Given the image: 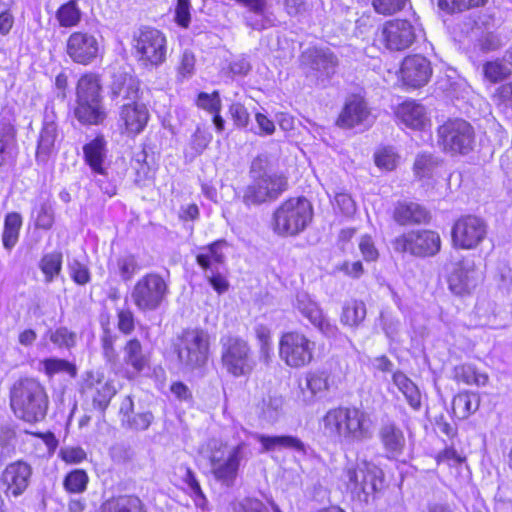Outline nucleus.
I'll return each instance as SVG.
<instances>
[{
	"instance_id": "obj_1",
	"label": "nucleus",
	"mask_w": 512,
	"mask_h": 512,
	"mask_svg": "<svg viewBox=\"0 0 512 512\" xmlns=\"http://www.w3.org/2000/svg\"><path fill=\"white\" fill-rule=\"evenodd\" d=\"M372 420L369 413L355 405L329 408L319 420V430L332 443H359L370 436Z\"/></svg>"
},
{
	"instance_id": "obj_2",
	"label": "nucleus",
	"mask_w": 512,
	"mask_h": 512,
	"mask_svg": "<svg viewBox=\"0 0 512 512\" xmlns=\"http://www.w3.org/2000/svg\"><path fill=\"white\" fill-rule=\"evenodd\" d=\"M9 404L18 420L36 424L46 418L50 401L46 387L38 379L21 377L10 387Z\"/></svg>"
},
{
	"instance_id": "obj_3",
	"label": "nucleus",
	"mask_w": 512,
	"mask_h": 512,
	"mask_svg": "<svg viewBox=\"0 0 512 512\" xmlns=\"http://www.w3.org/2000/svg\"><path fill=\"white\" fill-rule=\"evenodd\" d=\"M250 174L252 182L242 190L241 199L245 206H258L277 199L287 190V179L278 173L263 169V159L252 161Z\"/></svg>"
},
{
	"instance_id": "obj_4",
	"label": "nucleus",
	"mask_w": 512,
	"mask_h": 512,
	"mask_svg": "<svg viewBox=\"0 0 512 512\" xmlns=\"http://www.w3.org/2000/svg\"><path fill=\"white\" fill-rule=\"evenodd\" d=\"M344 484L353 499L367 503L384 489L385 475L376 464L361 461L344 470Z\"/></svg>"
},
{
	"instance_id": "obj_5",
	"label": "nucleus",
	"mask_w": 512,
	"mask_h": 512,
	"mask_svg": "<svg viewBox=\"0 0 512 512\" xmlns=\"http://www.w3.org/2000/svg\"><path fill=\"white\" fill-rule=\"evenodd\" d=\"M243 442L229 448L223 441L214 440L208 444V464L216 482L232 487L239 475L243 459Z\"/></svg>"
},
{
	"instance_id": "obj_6",
	"label": "nucleus",
	"mask_w": 512,
	"mask_h": 512,
	"mask_svg": "<svg viewBox=\"0 0 512 512\" xmlns=\"http://www.w3.org/2000/svg\"><path fill=\"white\" fill-rule=\"evenodd\" d=\"M313 209L304 197L284 201L273 214V230L278 235H296L311 222Z\"/></svg>"
},
{
	"instance_id": "obj_7",
	"label": "nucleus",
	"mask_w": 512,
	"mask_h": 512,
	"mask_svg": "<svg viewBox=\"0 0 512 512\" xmlns=\"http://www.w3.org/2000/svg\"><path fill=\"white\" fill-rule=\"evenodd\" d=\"M132 46L145 67H158L166 61L167 39L158 29L143 27L134 33Z\"/></svg>"
},
{
	"instance_id": "obj_8",
	"label": "nucleus",
	"mask_w": 512,
	"mask_h": 512,
	"mask_svg": "<svg viewBox=\"0 0 512 512\" xmlns=\"http://www.w3.org/2000/svg\"><path fill=\"white\" fill-rule=\"evenodd\" d=\"M168 294V285L159 274L149 273L140 278L131 291V299L141 312L157 310Z\"/></svg>"
},
{
	"instance_id": "obj_9",
	"label": "nucleus",
	"mask_w": 512,
	"mask_h": 512,
	"mask_svg": "<svg viewBox=\"0 0 512 512\" xmlns=\"http://www.w3.org/2000/svg\"><path fill=\"white\" fill-rule=\"evenodd\" d=\"M439 144L452 154H468L475 144V132L471 124L463 119L448 120L438 128Z\"/></svg>"
},
{
	"instance_id": "obj_10",
	"label": "nucleus",
	"mask_w": 512,
	"mask_h": 512,
	"mask_svg": "<svg viewBox=\"0 0 512 512\" xmlns=\"http://www.w3.org/2000/svg\"><path fill=\"white\" fill-rule=\"evenodd\" d=\"M393 247L397 252H408L419 257L434 256L440 251L441 239L437 232L416 230L395 238Z\"/></svg>"
},
{
	"instance_id": "obj_11",
	"label": "nucleus",
	"mask_w": 512,
	"mask_h": 512,
	"mask_svg": "<svg viewBox=\"0 0 512 512\" xmlns=\"http://www.w3.org/2000/svg\"><path fill=\"white\" fill-rule=\"evenodd\" d=\"M487 229V224L482 218L475 215L461 216L452 226V244L459 249H475L486 238Z\"/></svg>"
},
{
	"instance_id": "obj_12",
	"label": "nucleus",
	"mask_w": 512,
	"mask_h": 512,
	"mask_svg": "<svg viewBox=\"0 0 512 512\" xmlns=\"http://www.w3.org/2000/svg\"><path fill=\"white\" fill-rule=\"evenodd\" d=\"M33 470L24 460H15L0 473V489L6 498H18L29 488Z\"/></svg>"
},
{
	"instance_id": "obj_13",
	"label": "nucleus",
	"mask_w": 512,
	"mask_h": 512,
	"mask_svg": "<svg viewBox=\"0 0 512 512\" xmlns=\"http://www.w3.org/2000/svg\"><path fill=\"white\" fill-rule=\"evenodd\" d=\"M374 116L367 102L357 94L348 96L336 119L335 124L343 129H368L374 123Z\"/></svg>"
},
{
	"instance_id": "obj_14",
	"label": "nucleus",
	"mask_w": 512,
	"mask_h": 512,
	"mask_svg": "<svg viewBox=\"0 0 512 512\" xmlns=\"http://www.w3.org/2000/svg\"><path fill=\"white\" fill-rule=\"evenodd\" d=\"M483 280L482 272L470 258H463L452 263L448 286L455 295L470 294Z\"/></svg>"
},
{
	"instance_id": "obj_15",
	"label": "nucleus",
	"mask_w": 512,
	"mask_h": 512,
	"mask_svg": "<svg viewBox=\"0 0 512 512\" xmlns=\"http://www.w3.org/2000/svg\"><path fill=\"white\" fill-rule=\"evenodd\" d=\"M421 30L405 19L387 21L381 30V42L390 51H404L411 47Z\"/></svg>"
},
{
	"instance_id": "obj_16",
	"label": "nucleus",
	"mask_w": 512,
	"mask_h": 512,
	"mask_svg": "<svg viewBox=\"0 0 512 512\" xmlns=\"http://www.w3.org/2000/svg\"><path fill=\"white\" fill-rule=\"evenodd\" d=\"M81 392L90 397L93 408L104 413L116 395L112 380L105 378L99 371H87L82 383Z\"/></svg>"
},
{
	"instance_id": "obj_17",
	"label": "nucleus",
	"mask_w": 512,
	"mask_h": 512,
	"mask_svg": "<svg viewBox=\"0 0 512 512\" xmlns=\"http://www.w3.org/2000/svg\"><path fill=\"white\" fill-rule=\"evenodd\" d=\"M66 52L73 62L88 65L98 58L100 42L92 33L76 31L68 37Z\"/></svg>"
},
{
	"instance_id": "obj_18",
	"label": "nucleus",
	"mask_w": 512,
	"mask_h": 512,
	"mask_svg": "<svg viewBox=\"0 0 512 512\" xmlns=\"http://www.w3.org/2000/svg\"><path fill=\"white\" fill-rule=\"evenodd\" d=\"M431 75V63L424 56H407L402 62L401 79L409 87L419 88L426 85Z\"/></svg>"
},
{
	"instance_id": "obj_19",
	"label": "nucleus",
	"mask_w": 512,
	"mask_h": 512,
	"mask_svg": "<svg viewBox=\"0 0 512 512\" xmlns=\"http://www.w3.org/2000/svg\"><path fill=\"white\" fill-rule=\"evenodd\" d=\"M295 306L304 317L326 336H333L337 331V327L324 317L322 310L309 294L305 292L298 293Z\"/></svg>"
},
{
	"instance_id": "obj_20",
	"label": "nucleus",
	"mask_w": 512,
	"mask_h": 512,
	"mask_svg": "<svg viewBox=\"0 0 512 512\" xmlns=\"http://www.w3.org/2000/svg\"><path fill=\"white\" fill-rule=\"evenodd\" d=\"M119 117L125 133L135 136L146 127L149 120V111L144 103L134 101L121 106Z\"/></svg>"
},
{
	"instance_id": "obj_21",
	"label": "nucleus",
	"mask_w": 512,
	"mask_h": 512,
	"mask_svg": "<svg viewBox=\"0 0 512 512\" xmlns=\"http://www.w3.org/2000/svg\"><path fill=\"white\" fill-rule=\"evenodd\" d=\"M227 243L224 240H217L209 245L201 246L196 251V263L203 270V273L225 270L226 256L224 249Z\"/></svg>"
},
{
	"instance_id": "obj_22",
	"label": "nucleus",
	"mask_w": 512,
	"mask_h": 512,
	"mask_svg": "<svg viewBox=\"0 0 512 512\" xmlns=\"http://www.w3.org/2000/svg\"><path fill=\"white\" fill-rule=\"evenodd\" d=\"M302 61L317 73L322 81L328 79L335 73L338 61L336 56L329 50L312 48L305 51Z\"/></svg>"
},
{
	"instance_id": "obj_23",
	"label": "nucleus",
	"mask_w": 512,
	"mask_h": 512,
	"mask_svg": "<svg viewBox=\"0 0 512 512\" xmlns=\"http://www.w3.org/2000/svg\"><path fill=\"white\" fill-rule=\"evenodd\" d=\"M110 92L113 99L138 101L141 97L140 81L126 72L115 73L110 85Z\"/></svg>"
},
{
	"instance_id": "obj_24",
	"label": "nucleus",
	"mask_w": 512,
	"mask_h": 512,
	"mask_svg": "<svg viewBox=\"0 0 512 512\" xmlns=\"http://www.w3.org/2000/svg\"><path fill=\"white\" fill-rule=\"evenodd\" d=\"M175 352H208L210 348V337L202 329H185L177 335Z\"/></svg>"
},
{
	"instance_id": "obj_25",
	"label": "nucleus",
	"mask_w": 512,
	"mask_h": 512,
	"mask_svg": "<svg viewBox=\"0 0 512 512\" xmlns=\"http://www.w3.org/2000/svg\"><path fill=\"white\" fill-rule=\"evenodd\" d=\"M106 154V141L103 136H97L83 146L84 161L95 175L106 177Z\"/></svg>"
},
{
	"instance_id": "obj_26",
	"label": "nucleus",
	"mask_w": 512,
	"mask_h": 512,
	"mask_svg": "<svg viewBox=\"0 0 512 512\" xmlns=\"http://www.w3.org/2000/svg\"><path fill=\"white\" fill-rule=\"evenodd\" d=\"M97 512H147L144 501L137 494L113 495L103 501Z\"/></svg>"
},
{
	"instance_id": "obj_27",
	"label": "nucleus",
	"mask_w": 512,
	"mask_h": 512,
	"mask_svg": "<svg viewBox=\"0 0 512 512\" xmlns=\"http://www.w3.org/2000/svg\"><path fill=\"white\" fill-rule=\"evenodd\" d=\"M453 380L457 384L484 387L489 382V375L476 362H464L453 368Z\"/></svg>"
},
{
	"instance_id": "obj_28",
	"label": "nucleus",
	"mask_w": 512,
	"mask_h": 512,
	"mask_svg": "<svg viewBox=\"0 0 512 512\" xmlns=\"http://www.w3.org/2000/svg\"><path fill=\"white\" fill-rule=\"evenodd\" d=\"M479 393L463 390L452 398L451 412L454 418L464 420L473 415L480 407Z\"/></svg>"
},
{
	"instance_id": "obj_29",
	"label": "nucleus",
	"mask_w": 512,
	"mask_h": 512,
	"mask_svg": "<svg viewBox=\"0 0 512 512\" xmlns=\"http://www.w3.org/2000/svg\"><path fill=\"white\" fill-rule=\"evenodd\" d=\"M396 115L402 123L412 129H425L429 123L425 107L415 101L402 103L398 107Z\"/></svg>"
},
{
	"instance_id": "obj_30",
	"label": "nucleus",
	"mask_w": 512,
	"mask_h": 512,
	"mask_svg": "<svg viewBox=\"0 0 512 512\" xmlns=\"http://www.w3.org/2000/svg\"><path fill=\"white\" fill-rule=\"evenodd\" d=\"M393 218L400 225L421 224L429 220V213L418 203L399 202L394 209Z\"/></svg>"
},
{
	"instance_id": "obj_31",
	"label": "nucleus",
	"mask_w": 512,
	"mask_h": 512,
	"mask_svg": "<svg viewBox=\"0 0 512 512\" xmlns=\"http://www.w3.org/2000/svg\"><path fill=\"white\" fill-rule=\"evenodd\" d=\"M433 459L437 466L446 465L451 474L460 476L462 470L468 469L467 456L454 445H447L437 452Z\"/></svg>"
},
{
	"instance_id": "obj_32",
	"label": "nucleus",
	"mask_w": 512,
	"mask_h": 512,
	"mask_svg": "<svg viewBox=\"0 0 512 512\" xmlns=\"http://www.w3.org/2000/svg\"><path fill=\"white\" fill-rule=\"evenodd\" d=\"M57 136V125L54 121L45 118L36 150V161L38 163L44 164L48 161L54 150Z\"/></svg>"
},
{
	"instance_id": "obj_33",
	"label": "nucleus",
	"mask_w": 512,
	"mask_h": 512,
	"mask_svg": "<svg viewBox=\"0 0 512 512\" xmlns=\"http://www.w3.org/2000/svg\"><path fill=\"white\" fill-rule=\"evenodd\" d=\"M76 102L75 117L82 124L97 125L105 119L106 113L102 101L91 102L77 99Z\"/></svg>"
},
{
	"instance_id": "obj_34",
	"label": "nucleus",
	"mask_w": 512,
	"mask_h": 512,
	"mask_svg": "<svg viewBox=\"0 0 512 512\" xmlns=\"http://www.w3.org/2000/svg\"><path fill=\"white\" fill-rule=\"evenodd\" d=\"M16 130L10 123H0V166L16 158Z\"/></svg>"
},
{
	"instance_id": "obj_35",
	"label": "nucleus",
	"mask_w": 512,
	"mask_h": 512,
	"mask_svg": "<svg viewBox=\"0 0 512 512\" xmlns=\"http://www.w3.org/2000/svg\"><path fill=\"white\" fill-rule=\"evenodd\" d=\"M258 441L262 445V448L267 452L281 448L291 449L302 453L306 450L304 443L299 438L291 435H260L258 436Z\"/></svg>"
},
{
	"instance_id": "obj_36",
	"label": "nucleus",
	"mask_w": 512,
	"mask_h": 512,
	"mask_svg": "<svg viewBox=\"0 0 512 512\" xmlns=\"http://www.w3.org/2000/svg\"><path fill=\"white\" fill-rule=\"evenodd\" d=\"M482 74L484 80L490 84L501 83L512 75L511 67L505 62L503 57H497L484 62L482 65Z\"/></svg>"
},
{
	"instance_id": "obj_37",
	"label": "nucleus",
	"mask_w": 512,
	"mask_h": 512,
	"mask_svg": "<svg viewBox=\"0 0 512 512\" xmlns=\"http://www.w3.org/2000/svg\"><path fill=\"white\" fill-rule=\"evenodd\" d=\"M22 224V216L18 212H10L5 216L2 244L6 250L10 251L16 246Z\"/></svg>"
},
{
	"instance_id": "obj_38",
	"label": "nucleus",
	"mask_w": 512,
	"mask_h": 512,
	"mask_svg": "<svg viewBox=\"0 0 512 512\" xmlns=\"http://www.w3.org/2000/svg\"><path fill=\"white\" fill-rule=\"evenodd\" d=\"M77 99L87 101H102L101 84L98 75L93 73L84 74L77 84Z\"/></svg>"
},
{
	"instance_id": "obj_39",
	"label": "nucleus",
	"mask_w": 512,
	"mask_h": 512,
	"mask_svg": "<svg viewBox=\"0 0 512 512\" xmlns=\"http://www.w3.org/2000/svg\"><path fill=\"white\" fill-rule=\"evenodd\" d=\"M380 440L384 448L393 456L403 452L405 437L403 432L393 424L385 425L380 431Z\"/></svg>"
},
{
	"instance_id": "obj_40",
	"label": "nucleus",
	"mask_w": 512,
	"mask_h": 512,
	"mask_svg": "<svg viewBox=\"0 0 512 512\" xmlns=\"http://www.w3.org/2000/svg\"><path fill=\"white\" fill-rule=\"evenodd\" d=\"M392 378L395 385L405 396L410 407L413 410H419L421 408V393L418 387L403 372H395Z\"/></svg>"
},
{
	"instance_id": "obj_41",
	"label": "nucleus",
	"mask_w": 512,
	"mask_h": 512,
	"mask_svg": "<svg viewBox=\"0 0 512 512\" xmlns=\"http://www.w3.org/2000/svg\"><path fill=\"white\" fill-rule=\"evenodd\" d=\"M185 475L183 477V482L188 486V490L185 492L190 496L193 500L194 505L205 511L208 510V500L207 497L198 481L194 471L189 467L185 466Z\"/></svg>"
},
{
	"instance_id": "obj_42",
	"label": "nucleus",
	"mask_w": 512,
	"mask_h": 512,
	"mask_svg": "<svg viewBox=\"0 0 512 512\" xmlns=\"http://www.w3.org/2000/svg\"><path fill=\"white\" fill-rule=\"evenodd\" d=\"M237 3L247 7L254 15L246 17V24L254 30H262L267 27V20L264 16L266 0H235Z\"/></svg>"
},
{
	"instance_id": "obj_43",
	"label": "nucleus",
	"mask_w": 512,
	"mask_h": 512,
	"mask_svg": "<svg viewBox=\"0 0 512 512\" xmlns=\"http://www.w3.org/2000/svg\"><path fill=\"white\" fill-rule=\"evenodd\" d=\"M63 255L61 252L53 251L46 253L39 261V269L44 275L46 283L53 282L62 270Z\"/></svg>"
},
{
	"instance_id": "obj_44",
	"label": "nucleus",
	"mask_w": 512,
	"mask_h": 512,
	"mask_svg": "<svg viewBox=\"0 0 512 512\" xmlns=\"http://www.w3.org/2000/svg\"><path fill=\"white\" fill-rule=\"evenodd\" d=\"M313 349L314 343L299 332L285 333L280 340V352H310Z\"/></svg>"
},
{
	"instance_id": "obj_45",
	"label": "nucleus",
	"mask_w": 512,
	"mask_h": 512,
	"mask_svg": "<svg viewBox=\"0 0 512 512\" xmlns=\"http://www.w3.org/2000/svg\"><path fill=\"white\" fill-rule=\"evenodd\" d=\"M366 317V306L358 300L347 301L341 313V323L350 327L358 326Z\"/></svg>"
},
{
	"instance_id": "obj_46",
	"label": "nucleus",
	"mask_w": 512,
	"mask_h": 512,
	"mask_svg": "<svg viewBox=\"0 0 512 512\" xmlns=\"http://www.w3.org/2000/svg\"><path fill=\"white\" fill-rule=\"evenodd\" d=\"M89 476L84 469H73L63 479V487L69 494H81L86 491Z\"/></svg>"
},
{
	"instance_id": "obj_47",
	"label": "nucleus",
	"mask_w": 512,
	"mask_h": 512,
	"mask_svg": "<svg viewBox=\"0 0 512 512\" xmlns=\"http://www.w3.org/2000/svg\"><path fill=\"white\" fill-rule=\"evenodd\" d=\"M333 384L334 381L327 371L311 372L306 378V386L313 395L328 391Z\"/></svg>"
},
{
	"instance_id": "obj_48",
	"label": "nucleus",
	"mask_w": 512,
	"mask_h": 512,
	"mask_svg": "<svg viewBox=\"0 0 512 512\" xmlns=\"http://www.w3.org/2000/svg\"><path fill=\"white\" fill-rule=\"evenodd\" d=\"M43 365L46 375L50 377L59 373H64L71 378H75L78 374L76 365L65 359L47 358L43 361Z\"/></svg>"
},
{
	"instance_id": "obj_49",
	"label": "nucleus",
	"mask_w": 512,
	"mask_h": 512,
	"mask_svg": "<svg viewBox=\"0 0 512 512\" xmlns=\"http://www.w3.org/2000/svg\"><path fill=\"white\" fill-rule=\"evenodd\" d=\"M81 18V11L75 0H71L57 11V19L62 27H72L78 24Z\"/></svg>"
},
{
	"instance_id": "obj_50",
	"label": "nucleus",
	"mask_w": 512,
	"mask_h": 512,
	"mask_svg": "<svg viewBox=\"0 0 512 512\" xmlns=\"http://www.w3.org/2000/svg\"><path fill=\"white\" fill-rule=\"evenodd\" d=\"M438 165L436 158H434L431 154L422 153L416 157L414 163V172L417 177L422 178H430L433 175V171Z\"/></svg>"
},
{
	"instance_id": "obj_51",
	"label": "nucleus",
	"mask_w": 512,
	"mask_h": 512,
	"mask_svg": "<svg viewBox=\"0 0 512 512\" xmlns=\"http://www.w3.org/2000/svg\"><path fill=\"white\" fill-rule=\"evenodd\" d=\"M153 420L151 412H142L132 415L130 418L121 419V426L127 430L144 431L147 430Z\"/></svg>"
},
{
	"instance_id": "obj_52",
	"label": "nucleus",
	"mask_w": 512,
	"mask_h": 512,
	"mask_svg": "<svg viewBox=\"0 0 512 512\" xmlns=\"http://www.w3.org/2000/svg\"><path fill=\"white\" fill-rule=\"evenodd\" d=\"M133 162V168L136 172L135 182L137 184H143L146 180L153 177V170L147 163V153L144 150L135 155Z\"/></svg>"
},
{
	"instance_id": "obj_53",
	"label": "nucleus",
	"mask_w": 512,
	"mask_h": 512,
	"mask_svg": "<svg viewBox=\"0 0 512 512\" xmlns=\"http://www.w3.org/2000/svg\"><path fill=\"white\" fill-rule=\"evenodd\" d=\"M233 512H270L269 505L256 497H245L232 504Z\"/></svg>"
},
{
	"instance_id": "obj_54",
	"label": "nucleus",
	"mask_w": 512,
	"mask_h": 512,
	"mask_svg": "<svg viewBox=\"0 0 512 512\" xmlns=\"http://www.w3.org/2000/svg\"><path fill=\"white\" fill-rule=\"evenodd\" d=\"M487 1L488 0H439L438 6L444 11L454 13L483 6Z\"/></svg>"
},
{
	"instance_id": "obj_55",
	"label": "nucleus",
	"mask_w": 512,
	"mask_h": 512,
	"mask_svg": "<svg viewBox=\"0 0 512 512\" xmlns=\"http://www.w3.org/2000/svg\"><path fill=\"white\" fill-rule=\"evenodd\" d=\"M37 228L48 230L54 223V210L49 202H42L34 211Z\"/></svg>"
},
{
	"instance_id": "obj_56",
	"label": "nucleus",
	"mask_w": 512,
	"mask_h": 512,
	"mask_svg": "<svg viewBox=\"0 0 512 512\" xmlns=\"http://www.w3.org/2000/svg\"><path fill=\"white\" fill-rule=\"evenodd\" d=\"M247 354H222V362L227 371L234 376H241L245 373L247 366Z\"/></svg>"
},
{
	"instance_id": "obj_57",
	"label": "nucleus",
	"mask_w": 512,
	"mask_h": 512,
	"mask_svg": "<svg viewBox=\"0 0 512 512\" xmlns=\"http://www.w3.org/2000/svg\"><path fill=\"white\" fill-rule=\"evenodd\" d=\"M375 164L380 169L391 171L397 165L398 156L391 147L379 149L374 155Z\"/></svg>"
},
{
	"instance_id": "obj_58",
	"label": "nucleus",
	"mask_w": 512,
	"mask_h": 512,
	"mask_svg": "<svg viewBox=\"0 0 512 512\" xmlns=\"http://www.w3.org/2000/svg\"><path fill=\"white\" fill-rule=\"evenodd\" d=\"M118 273L122 280L129 281L138 270V264L134 256L125 255L119 257L116 262Z\"/></svg>"
},
{
	"instance_id": "obj_59",
	"label": "nucleus",
	"mask_w": 512,
	"mask_h": 512,
	"mask_svg": "<svg viewBox=\"0 0 512 512\" xmlns=\"http://www.w3.org/2000/svg\"><path fill=\"white\" fill-rule=\"evenodd\" d=\"M196 103L199 108L213 114L221 110V99L218 91H214L211 94L206 92L199 93Z\"/></svg>"
},
{
	"instance_id": "obj_60",
	"label": "nucleus",
	"mask_w": 512,
	"mask_h": 512,
	"mask_svg": "<svg viewBox=\"0 0 512 512\" xmlns=\"http://www.w3.org/2000/svg\"><path fill=\"white\" fill-rule=\"evenodd\" d=\"M408 0H373L372 4L377 13L392 15L402 10Z\"/></svg>"
},
{
	"instance_id": "obj_61",
	"label": "nucleus",
	"mask_w": 512,
	"mask_h": 512,
	"mask_svg": "<svg viewBox=\"0 0 512 512\" xmlns=\"http://www.w3.org/2000/svg\"><path fill=\"white\" fill-rule=\"evenodd\" d=\"M50 339L59 349H71L75 344L76 335L61 327L51 334Z\"/></svg>"
},
{
	"instance_id": "obj_62",
	"label": "nucleus",
	"mask_w": 512,
	"mask_h": 512,
	"mask_svg": "<svg viewBox=\"0 0 512 512\" xmlns=\"http://www.w3.org/2000/svg\"><path fill=\"white\" fill-rule=\"evenodd\" d=\"M195 62V55L191 51L185 50L180 57V62L177 68L178 77L182 79L192 77L195 71Z\"/></svg>"
},
{
	"instance_id": "obj_63",
	"label": "nucleus",
	"mask_w": 512,
	"mask_h": 512,
	"mask_svg": "<svg viewBox=\"0 0 512 512\" xmlns=\"http://www.w3.org/2000/svg\"><path fill=\"white\" fill-rule=\"evenodd\" d=\"M71 278L79 285H85L90 281L88 267L78 260H73L68 265Z\"/></svg>"
},
{
	"instance_id": "obj_64",
	"label": "nucleus",
	"mask_w": 512,
	"mask_h": 512,
	"mask_svg": "<svg viewBox=\"0 0 512 512\" xmlns=\"http://www.w3.org/2000/svg\"><path fill=\"white\" fill-rule=\"evenodd\" d=\"M59 456L66 464H79L87 459V453L79 446L62 448Z\"/></svg>"
}]
</instances>
